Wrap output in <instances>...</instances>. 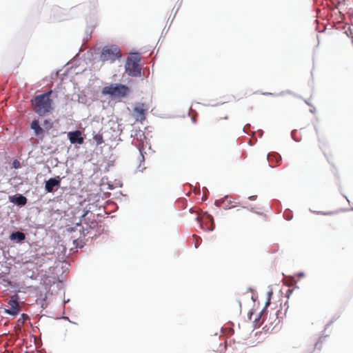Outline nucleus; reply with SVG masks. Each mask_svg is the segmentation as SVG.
Segmentation results:
<instances>
[{"instance_id": "obj_10", "label": "nucleus", "mask_w": 353, "mask_h": 353, "mask_svg": "<svg viewBox=\"0 0 353 353\" xmlns=\"http://www.w3.org/2000/svg\"><path fill=\"white\" fill-rule=\"evenodd\" d=\"M205 221L206 227L205 228L204 227L203 222H201L200 223L201 227L205 230H208V231L213 230L214 228V223L212 216L209 214L207 215L205 219Z\"/></svg>"}, {"instance_id": "obj_15", "label": "nucleus", "mask_w": 353, "mask_h": 353, "mask_svg": "<svg viewBox=\"0 0 353 353\" xmlns=\"http://www.w3.org/2000/svg\"><path fill=\"white\" fill-rule=\"evenodd\" d=\"M26 238V236L24 233L21 232H15L10 234V239L11 240H17L18 241H21L24 240Z\"/></svg>"}, {"instance_id": "obj_6", "label": "nucleus", "mask_w": 353, "mask_h": 353, "mask_svg": "<svg viewBox=\"0 0 353 353\" xmlns=\"http://www.w3.org/2000/svg\"><path fill=\"white\" fill-rule=\"evenodd\" d=\"M147 108L143 103H139L133 109L136 121L142 123L146 119Z\"/></svg>"}, {"instance_id": "obj_22", "label": "nucleus", "mask_w": 353, "mask_h": 353, "mask_svg": "<svg viewBox=\"0 0 353 353\" xmlns=\"http://www.w3.org/2000/svg\"><path fill=\"white\" fill-rule=\"evenodd\" d=\"M12 166L13 168L17 169V168H19L21 167V163L19 162V161L18 160H14L13 162H12Z\"/></svg>"}, {"instance_id": "obj_5", "label": "nucleus", "mask_w": 353, "mask_h": 353, "mask_svg": "<svg viewBox=\"0 0 353 353\" xmlns=\"http://www.w3.org/2000/svg\"><path fill=\"white\" fill-rule=\"evenodd\" d=\"M19 301V297L17 294L12 296L6 305V308L4 309V312L14 317L17 316L21 312Z\"/></svg>"}, {"instance_id": "obj_20", "label": "nucleus", "mask_w": 353, "mask_h": 353, "mask_svg": "<svg viewBox=\"0 0 353 353\" xmlns=\"http://www.w3.org/2000/svg\"><path fill=\"white\" fill-rule=\"evenodd\" d=\"M261 314H262V312L260 313V314L258 316L257 318H256L254 320V323H255V326H260L261 324L263 323V320L261 322Z\"/></svg>"}, {"instance_id": "obj_24", "label": "nucleus", "mask_w": 353, "mask_h": 353, "mask_svg": "<svg viewBox=\"0 0 353 353\" xmlns=\"http://www.w3.org/2000/svg\"><path fill=\"white\" fill-rule=\"evenodd\" d=\"M77 239H76V240H74V244H77Z\"/></svg>"}, {"instance_id": "obj_8", "label": "nucleus", "mask_w": 353, "mask_h": 353, "mask_svg": "<svg viewBox=\"0 0 353 353\" xmlns=\"http://www.w3.org/2000/svg\"><path fill=\"white\" fill-rule=\"evenodd\" d=\"M61 179L58 176L55 178H50L46 181L45 188L48 192H52L54 188L60 185Z\"/></svg>"}, {"instance_id": "obj_12", "label": "nucleus", "mask_w": 353, "mask_h": 353, "mask_svg": "<svg viewBox=\"0 0 353 353\" xmlns=\"http://www.w3.org/2000/svg\"><path fill=\"white\" fill-rule=\"evenodd\" d=\"M10 201L18 205H25L27 203L26 197L22 195H19L18 196H10Z\"/></svg>"}, {"instance_id": "obj_16", "label": "nucleus", "mask_w": 353, "mask_h": 353, "mask_svg": "<svg viewBox=\"0 0 353 353\" xmlns=\"http://www.w3.org/2000/svg\"><path fill=\"white\" fill-rule=\"evenodd\" d=\"M93 140L97 145H101L104 142L103 134L101 133L94 134L93 135Z\"/></svg>"}, {"instance_id": "obj_23", "label": "nucleus", "mask_w": 353, "mask_h": 353, "mask_svg": "<svg viewBox=\"0 0 353 353\" xmlns=\"http://www.w3.org/2000/svg\"><path fill=\"white\" fill-rule=\"evenodd\" d=\"M255 198H256V196H252L249 197V199L251 200H254V199H255Z\"/></svg>"}, {"instance_id": "obj_7", "label": "nucleus", "mask_w": 353, "mask_h": 353, "mask_svg": "<svg viewBox=\"0 0 353 353\" xmlns=\"http://www.w3.org/2000/svg\"><path fill=\"white\" fill-rule=\"evenodd\" d=\"M68 138L72 144H83L84 137L80 130H74L68 133Z\"/></svg>"}, {"instance_id": "obj_21", "label": "nucleus", "mask_w": 353, "mask_h": 353, "mask_svg": "<svg viewBox=\"0 0 353 353\" xmlns=\"http://www.w3.org/2000/svg\"><path fill=\"white\" fill-rule=\"evenodd\" d=\"M43 125L47 129H50L52 128V123L50 120H45L43 122Z\"/></svg>"}, {"instance_id": "obj_11", "label": "nucleus", "mask_w": 353, "mask_h": 353, "mask_svg": "<svg viewBox=\"0 0 353 353\" xmlns=\"http://www.w3.org/2000/svg\"><path fill=\"white\" fill-rule=\"evenodd\" d=\"M222 203L225 208L231 209L238 206L237 203L230 196H225Z\"/></svg>"}, {"instance_id": "obj_13", "label": "nucleus", "mask_w": 353, "mask_h": 353, "mask_svg": "<svg viewBox=\"0 0 353 353\" xmlns=\"http://www.w3.org/2000/svg\"><path fill=\"white\" fill-rule=\"evenodd\" d=\"M30 128L34 131V133L37 136L43 132V130L40 127L38 120L32 121L30 125Z\"/></svg>"}, {"instance_id": "obj_26", "label": "nucleus", "mask_w": 353, "mask_h": 353, "mask_svg": "<svg viewBox=\"0 0 353 353\" xmlns=\"http://www.w3.org/2000/svg\"><path fill=\"white\" fill-rule=\"evenodd\" d=\"M196 219L198 220V221H200V220H199V216H198V217H196Z\"/></svg>"}, {"instance_id": "obj_18", "label": "nucleus", "mask_w": 353, "mask_h": 353, "mask_svg": "<svg viewBox=\"0 0 353 353\" xmlns=\"http://www.w3.org/2000/svg\"><path fill=\"white\" fill-rule=\"evenodd\" d=\"M0 283L4 284L5 285L10 286L11 285V281L6 278L4 276H0Z\"/></svg>"}, {"instance_id": "obj_2", "label": "nucleus", "mask_w": 353, "mask_h": 353, "mask_svg": "<svg viewBox=\"0 0 353 353\" xmlns=\"http://www.w3.org/2000/svg\"><path fill=\"white\" fill-rule=\"evenodd\" d=\"M130 92V88L121 83H111L103 88V95H108L112 99H121L126 97Z\"/></svg>"}, {"instance_id": "obj_25", "label": "nucleus", "mask_w": 353, "mask_h": 353, "mask_svg": "<svg viewBox=\"0 0 353 353\" xmlns=\"http://www.w3.org/2000/svg\"><path fill=\"white\" fill-rule=\"evenodd\" d=\"M269 304H270V302H269V301H268L266 303L265 306H268Z\"/></svg>"}, {"instance_id": "obj_3", "label": "nucleus", "mask_w": 353, "mask_h": 353, "mask_svg": "<svg viewBox=\"0 0 353 353\" xmlns=\"http://www.w3.org/2000/svg\"><path fill=\"white\" fill-rule=\"evenodd\" d=\"M141 57L138 53L131 54L127 59L125 65V72L132 77L141 75V69L139 65Z\"/></svg>"}, {"instance_id": "obj_1", "label": "nucleus", "mask_w": 353, "mask_h": 353, "mask_svg": "<svg viewBox=\"0 0 353 353\" xmlns=\"http://www.w3.org/2000/svg\"><path fill=\"white\" fill-rule=\"evenodd\" d=\"M52 93L50 90L36 96L32 101L33 110L39 116H45L52 111L53 101L50 98Z\"/></svg>"}, {"instance_id": "obj_17", "label": "nucleus", "mask_w": 353, "mask_h": 353, "mask_svg": "<svg viewBox=\"0 0 353 353\" xmlns=\"http://www.w3.org/2000/svg\"><path fill=\"white\" fill-rule=\"evenodd\" d=\"M29 319V316L26 314H22L20 318L17 321V326L20 327H21L25 322Z\"/></svg>"}, {"instance_id": "obj_9", "label": "nucleus", "mask_w": 353, "mask_h": 353, "mask_svg": "<svg viewBox=\"0 0 353 353\" xmlns=\"http://www.w3.org/2000/svg\"><path fill=\"white\" fill-rule=\"evenodd\" d=\"M268 159L270 162V166L275 167L279 165V163L281 161V157L277 153H272L268 155Z\"/></svg>"}, {"instance_id": "obj_4", "label": "nucleus", "mask_w": 353, "mask_h": 353, "mask_svg": "<svg viewBox=\"0 0 353 353\" xmlns=\"http://www.w3.org/2000/svg\"><path fill=\"white\" fill-rule=\"evenodd\" d=\"M121 57L120 48L116 45L106 46L101 52L100 59L103 62L113 63Z\"/></svg>"}, {"instance_id": "obj_14", "label": "nucleus", "mask_w": 353, "mask_h": 353, "mask_svg": "<svg viewBox=\"0 0 353 353\" xmlns=\"http://www.w3.org/2000/svg\"><path fill=\"white\" fill-rule=\"evenodd\" d=\"M249 212L250 211L248 208L241 206L236 210V216L240 218H244L249 214Z\"/></svg>"}, {"instance_id": "obj_19", "label": "nucleus", "mask_w": 353, "mask_h": 353, "mask_svg": "<svg viewBox=\"0 0 353 353\" xmlns=\"http://www.w3.org/2000/svg\"><path fill=\"white\" fill-rule=\"evenodd\" d=\"M192 239L194 241L195 248H198L201 243V239L195 234L192 235Z\"/></svg>"}]
</instances>
